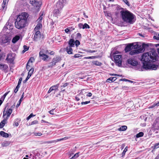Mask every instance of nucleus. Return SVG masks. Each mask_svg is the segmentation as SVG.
Listing matches in <instances>:
<instances>
[{
	"label": "nucleus",
	"mask_w": 159,
	"mask_h": 159,
	"mask_svg": "<svg viewBox=\"0 0 159 159\" xmlns=\"http://www.w3.org/2000/svg\"><path fill=\"white\" fill-rule=\"evenodd\" d=\"M53 88H54V87H51L49 89L48 92V93H50L53 90Z\"/></svg>",
	"instance_id": "obj_58"
},
{
	"label": "nucleus",
	"mask_w": 159,
	"mask_h": 159,
	"mask_svg": "<svg viewBox=\"0 0 159 159\" xmlns=\"http://www.w3.org/2000/svg\"><path fill=\"white\" fill-rule=\"evenodd\" d=\"M7 120L5 118H4L3 119L0 123V128H2L4 126L5 124L7 123Z\"/></svg>",
	"instance_id": "obj_19"
},
{
	"label": "nucleus",
	"mask_w": 159,
	"mask_h": 159,
	"mask_svg": "<svg viewBox=\"0 0 159 159\" xmlns=\"http://www.w3.org/2000/svg\"><path fill=\"white\" fill-rule=\"evenodd\" d=\"M65 3L63 2L62 0H59L56 4V8L59 9V10H61L64 7V4Z\"/></svg>",
	"instance_id": "obj_13"
},
{
	"label": "nucleus",
	"mask_w": 159,
	"mask_h": 159,
	"mask_svg": "<svg viewBox=\"0 0 159 159\" xmlns=\"http://www.w3.org/2000/svg\"><path fill=\"white\" fill-rule=\"evenodd\" d=\"M138 45L136 44L134 45L133 43L129 44L127 45L125 49V51L126 52L130 51L133 49H136L138 48Z\"/></svg>",
	"instance_id": "obj_7"
},
{
	"label": "nucleus",
	"mask_w": 159,
	"mask_h": 159,
	"mask_svg": "<svg viewBox=\"0 0 159 159\" xmlns=\"http://www.w3.org/2000/svg\"><path fill=\"white\" fill-rule=\"evenodd\" d=\"M61 10H59V9L57 8V9H55L54 11V14L57 15L59 14Z\"/></svg>",
	"instance_id": "obj_36"
},
{
	"label": "nucleus",
	"mask_w": 159,
	"mask_h": 159,
	"mask_svg": "<svg viewBox=\"0 0 159 159\" xmlns=\"http://www.w3.org/2000/svg\"><path fill=\"white\" fill-rule=\"evenodd\" d=\"M117 79L116 77H111L107 79V82H111L115 81Z\"/></svg>",
	"instance_id": "obj_27"
},
{
	"label": "nucleus",
	"mask_w": 159,
	"mask_h": 159,
	"mask_svg": "<svg viewBox=\"0 0 159 159\" xmlns=\"http://www.w3.org/2000/svg\"><path fill=\"white\" fill-rule=\"evenodd\" d=\"M26 20H16L15 23L16 27L18 29H21L24 27L26 24Z\"/></svg>",
	"instance_id": "obj_5"
},
{
	"label": "nucleus",
	"mask_w": 159,
	"mask_h": 159,
	"mask_svg": "<svg viewBox=\"0 0 159 159\" xmlns=\"http://www.w3.org/2000/svg\"><path fill=\"white\" fill-rule=\"evenodd\" d=\"M24 50L23 51V52H25L29 49V47L26 45H24L23 46Z\"/></svg>",
	"instance_id": "obj_42"
},
{
	"label": "nucleus",
	"mask_w": 159,
	"mask_h": 159,
	"mask_svg": "<svg viewBox=\"0 0 159 159\" xmlns=\"http://www.w3.org/2000/svg\"><path fill=\"white\" fill-rule=\"evenodd\" d=\"M20 87V86L19 85H17L14 90V92L15 93H16L17 92Z\"/></svg>",
	"instance_id": "obj_50"
},
{
	"label": "nucleus",
	"mask_w": 159,
	"mask_h": 159,
	"mask_svg": "<svg viewBox=\"0 0 159 159\" xmlns=\"http://www.w3.org/2000/svg\"><path fill=\"white\" fill-rule=\"evenodd\" d=\"M60 60L59 57H54L52 60V61L48 63V68H52L55 66L56 63L59 61Z\"/></svg>",
	"instance_id": "obj_9"
},
{
	"label": "nucleus",
	"mask_w": 159,
	"mask_h": 159,
	"mask_svg": "<svg viewBox=\"0 0 159 159\" xmlns=\"http://www.w3.org/2000/svg\"><path fill=\"white\" fill-rule=\"evenodd\" d=\"M69 45L70 47H73L75 44V41L73 39H70L69 42Z\"/></svg>",
	"instance_id": "obj_22"
},
{
	"label": "nucleus",
	"mask_w": 159,
	"mask_h": 159,
	"mask_svg": "<svg viewBox=\"0 0 159 159\" xmlns=\"http://www.w3.org/2000/svg\"><path fill=\"white\" fill-rule=\"evenodd\" d=\"M69 138V137H66L64 138H62L61 139H57L56 140L49 141L47 142V143H54L57 142H59V141H61L66 140V139H68Z\"/></svg>",
	"instance_id": "obj_18"
},
{
	"label": "nucleus",
	"mask_w": 159,
	"mask_h": 159,
	"mask_svg": "<svg viewBox=\"0 0 159 159\" xmlns=\"http://www.w3.org/2000/svg\"><path fill=\"white\" fill-rule=\"evenodd\" d=\"M20 38V37L19 36L16 35L13 38L12 42L13 43H15Z\"/></svg>",
	"instance_id": "obj_24"
},
{
	"label": "nucleus",
	"mask_w": 159,
	"mask_h": 159,
	"mask_svg": "<svg viewBox=\"0 0 159 159\" xmlns=\"http://www.w3.org/2000/svg\"><path fill=\"white\" fill-rule=\"evenodd\" d=\"M42 27V25L41 24L39 23L36 26L34 29V31H39V29Z\"/></svg>",
	"instance_id": "obj_26"
},
{
	"label": "nucleus",
	"mask_w": 159,
	"mask_h": 159,
	"mask_svg": "<svg viewBox=\"0 0 159 159\" xmlns=\"http://www.w3.org/2000/svg\"><path fill=\"white\" fill-rule=\"evenodd\" d=\"M34 71V69L33 68H31L29 70V71L28 72V74L30 75V76H31L33 74V72Z\"/></svg>",
	"instance_id": "obj_37"
},
{
	"label": "nucleus",
	"mask_w": 159,
	"mask_h": 159,
	"mask_svg": "<svg viewBox=\"0 0 159 159\" xmlns=\"http://www.w3.org/2000/svg\"><path fill=\"white\" fill-rule=\"evenodd\" d=\"M10 92V91H9L6 93L4 94V95H3V97H2L3 98V99H5V98L6 96L8 94V93H9Z\"/></svg>",
	"instance_id": "obj_59"
},
{
	"label": "nucleus",
	"mask_w": 159,
	"mask_h": 159,
	"mask_svg": "<svg viewBox=\"0 0 159 159\" xmlns=\"http://www.w3.org/2000/svg\"><path fill=\"white\" fill-rule=\"evenodd\" d=\"M14 54L11 53H9L8 54L6 60L7 61L8 63H12L13 62L14 59Z\"/></svg>",
	"instance_id": "obj_12"
},
{
	"label": "nucleus",
	"mask_w": 159,
	"mask_h": 159,
	"mask_svg": "<svg viewBox=\"0 0 159 159\" xmlns=\"http://www.w3.org/2000/svg\"><path fill=\"white\" fill-rule=\"evenodd\" d=\"M56 110H55V109H53L49 111L48 112L50 114L54 115L56 114Z\"/></svg>",
	"instance_id": "obj_34"
},
{
	"label": "nucleus",
	"mask_w": 159,
	"mask_h": 159,
	"mask_svg": "<svg viewBox=\"0 0 159 159\" xmlns=\"http://www.w3.org/2000/svg\"><path fill=\"white\" fill-rule=\"evenodd\" d=\"M89 26L87 24L85 23L84 25L83 29L89 28Z\"/></svg>",
	"instance_id": "obj_47"
},
{
	"label": "nucleus",
	"mask_w": 159,
	"mask_h": 159,
	"mask_svg": "<svg viewBox=\"0 0 159 159\" xmlns=\"http://www.w3.org/2000/svg\"><path fill=\"white\" fill-rule=\"evenodd\" d=\"M90 101H86L85 102H82L81 103V104L82 105H84V104H87L89 103H90Z\"/></svg>",
	"instance_id": "obj_57"
},
{
	"label": "nucleus",
	"mask_w": 159,
	"mask_h": 159,
	"mask_svg": "<svg viewBox=\"0 0 159 159\" xmlns=\"http://www.w3.org/2000/svg\"><path fill=\"white\" fill-rule=\"evenodd\" d=\"M31 64H29V63H27L26 65V69L27 70H29L30 69V66Z\"/></svg>",
	"instance_id": "obj_48"
},
{
	"label": "nucleus",
	"mask_w": 159,
	"mask_h": 159,
	"mask_svg": "<svg viewBox=\"0 0 159 159\" xmlns=\"http://www.w3.org/2000/svg\"><path fill=\"white\" fill-rule=\"evenodd\" d=\"M45 15L44 12L41 11L39 13L40 16L37 20H42Z\"/></svg>",
	"instance_id": "obj_30"
},
{
	"label": "nucleus",
	"mask_w": 159,
	"mask_h": 159,
	"mask_svg": "<svg viewBox=\"0 0 159 159\" xmlns=\"http://www.w3.org/2000/svg\"><path fill=\"white\" fill-rule=\"evenodd\" d=\"M127 147H125V149H124V150L122 152V156H124L125 155V152L127 151Z\"/></svg>",
	"instance_id": "obj_52"
},
{
	"label": "nucleus",
	"mask_w": 159,
	"mask_h": 159,
	"mask_svg": "<svg viewBox=\"0 0 159 159\" xmlns=\"http://www.w3.org/2000/svg\"><path fill=\"white\" fill-rule=\"evenodd\" d=\"M120 13L123 20H133L135 17L134 15L128 10L121 11Z\"/></svg>",
	"instance_id": "obj_2"
},
{
	"label": "nucleus",
	"mask_w": 159,
	"mask_h": 159,
	"mask_svg": "<svg viewBox=\"0 0 159 159\" xmlns=\"http://www.w3.org/2000/svg\"><path fill=\"white\" fill-rule=\"evenodd\" d=\"M143 133L142 132H140L137 134L136 135V137L137 138H139L140 137H142L143 135Z\"/></svg>",
	"instance_id": "obj_38"
},
{
	"label": "nucleus",
	"mask_w": 159,
	"mask_h": 159,
	"mask_svg": "<svg viewBox=\"0 0 159 159\" xmlns=\"http://www.w3.org/2000/svg\"><path fill=\"white\" fill-rule=\"evenodd\" d=\"M8 3V2H7ZM7 4H4L3 3H2V7L3 10H6L7 8Z\"/></svg>",
	"instance_id": "obj_40"
},
{
	"label": "nucleus",
	"mask_w": 159,
	"mask_h": 159,
	"mask_svg": "<svg viewBox=\"0 0 159 159\" xmlns=\"http://www.w3.org/2000/svg\"><path fill=\"white\" fill-rule=\"evenodd\" d=\"M22 80V78H20L19 81H18V84H17L18 85H19L21 84Z\"/></svg>",
	"instance_id": "obj_64"
},
{
	"label": "nucleus",
	"mask_w": 159,
	"mask_h": 159,
	"mask_svg": "<svg viewBox=\"0 0 159 159\" xmlns=\"http://www.w3.org/2000/svg\"><path fill=\"white\" fill-rule=\"evenodd\" d=\"M78 26L80 29L83 28V29L84 25L81 23L79 24Z\"/></svg>",
	"instance_id": "obj_56"
},
{
	"label": "nucleus",
	"mask_w": 159,
	"mask_h": 159,
	"mask_svg": "<svg viewBox=\"0 0 159 159\" xmlns=\"http://www.w3.org/2000/svg\"><path fill=\"white\" fill-rule=\"evenodd\" d=\"M38 123V121L36 120H34L33 121H32L31 123V124H29V125H33L34 124H36Z\"/></svg>",
	"instance_id": "obj_49"
},
{
	"label": "nucleus",
	"mask_w": 159,
	"mask_h": 159,
	"mask_svg": "<svg viewBox=\"0 0 159 159\" xmlns=\"http://www.w3.org/2000/svg\"><path fill=\"white\" fill-rule=\"evenodd\" d=\"M154 148H159V143H155L154 145Z\"/></svg>",
	"instance_id": "obj_55"
},
{
	"label": "nucleus",
	"mask_w": 159,
	"mask_h": 159,
	"mask_svg": "<svg viewBox=\"0 0 159 159\" xmlns=\"http://www.w3.org/2000/svg\"><path fill=\"white\" fill-rule=\"evenodd\" d=\"M124 21L128 22L131 24H133L134 22V20H123Z\"/></svg>",
	"instance_id": "obj_54"
},
{
	"label": "nucleus",
	"mask_w": 159,
	"mask_h": 159,
	"mask_svg": "<svg viewBox=\"0 0 159 159\" xmlns=\"http://www.w3.org/2000/svg\"><path fill=\"white\" fill-rule=\"evenodd\" d=\"M39 56L41 57L43 60L44 61H46L49 58V57L48 55L45 54L42 51H41L39 53Z\"/></svg>",
	"instance_id": "obj_16"
},
{
	"label": "nucleus",
	"mask_w": 159,
	"mask_h": 159,
	"mask_svg": "<svg viewBox=\"0 0 159 159\" xmlns=\"http://www.w3.org/2000/svg\"><path fill=\"white\" fill-rule=\"evenodd\" d=\"M158 67V65L155 64H148L144 63L143 68L145 70H156Z\"/></svg>",
	"instance_id": "obj_4"
},
{
	"label": "nucleus",
	"mask_w": 159,
	"mask_h": 159,
	"mask_svg": "<svg viewBox=\"0 0 159 159\" xmlns=\"http://www.w3.org/2000/svg\"><path fill=\"white\" fill-rule=\"evenodd\" d=\"M86 52H88L90 53H93L96 52L94 50H87Z\"/></svg>",
	"instance_id": "obj_60"
},
{
	"label": "nucleus",
	"mask_w": 159,
	"mask_h": 159,
	"mask_svg": "<svg viewBox=\"0 0 159 159\" xmlns=\"http://www.w3.org/2000/svg\"><path fill=\"white\" fill-rule=\"evenodd\" d=\"M138 53L137 52V49L132 50L129 52V54L131 55H135Z\"/></svg>",
	"instance_id": "obj_33"
},
{
	"label": "nucleus",
	"mask_w": 159,
	"mask_h": 159,
	"mask_svg": "<svg viewBox=\"0 0 159 159\" xmlns=\"http://www.w3.org/2000/svg\"><path fill=\"white\" fill-rule=\"evenodd\" d=\"M9 41V39L7 37L5 36V37H3L2 39L1 43H7Z\"/></svg>",
	"instance_id": "obj_20"
},
{
	"label": "nucleus",
	"mask_w": 159,
	"mask_h": 159,
	"mask_svg": "<svg viewBox=\"0 0 159 159\" xmlns=\"http://www.w3.org/2000/svg\"><path fill=\"white\" fill-rule=\"evenodd\" d=\"M34 59L33 57H31L30 58V59L29 60L28 62L27 63H29V64H32V63L34 61Z\"/></svg>",
	"instance_id": "obj_39"
},
{
	"label": "nucleus",
	"mask_w": 159,
	"mask_h": 159,
	"mask_svg": "<svg viewBox=\"0 0 159 159\" xmlns=\"http://www.w3.org/2000/svg\"><path fill=\"white\" fill-rule=\"evenodd\" d=\"M127 63L133 66H136L138 64V61L134 58H129L127 60Z\"/></svg>",
	"instance_id": "obj_11"
},
{
	"label": "nucleus",
	"mask_w": 159,
	"mask_h": 159,
	"mask_svg": "<svg viewBox=\"0 0 159 159\" xmlns=\"http://www.w3.org/2000/svg\"><path fill=\"white\" fill-rule=\"evenodd\" d=\"M148 46V45L147 44L145 43H143L142 47H140L139 48L137 49V52L139 53L143 52L145 50V48Z\"/></svg>",
	"instance_id": "obj_17"
},
{
	"label": "nucleus",
	"mask_w": 159,
	"mask_h": 159,
	"mask_svg": "<svg viewBox=\"0 0 159 159\" xmlns=\"http://www.w3.org/2000/svg\"><path fill=\"white\" fill-rule=\"evenodd\" d=\"M20 121V119L19 118H17L15 120L14 123L13 124L14 125L16 126H17L19 125L18 123Z\"/></svg>",
	"instance_id": "obj_31"
},
{
	"label": "nucleus",
	"mask_w": 159,
	"mask_h": 159,
	"mask_svg": "<svg viewBox=\"0 0 159 159\" xmlns=\"http://www.w3.org/2000/svg\"><path fill=\"white\" fill-rule=\"evenodd\" d=\"M121 20H120V21H121ZM111 22L113 24H116V25H117L118 26H122L123 24L122 23H118V22L120 21V20H111Z\"/></svg>",
	"instance_id": "obj_29"
},
{
	"label": "nucleus",
	"mask_w": 159,
	"mask_h": 159,
	"mask_svg": "<svg viewBox=\"0 0 159 159\" xmlns=\"http://www.w3.org/2000/svg\"><path fill=\"white\" fill-rule=\"evenodd\" d=\"M104 12L106 16L111 18L112 14L111 13L107 11H104Z\"/></svg>",
	"instance_id": "obj_28"
},
{
	"label": "nucleus",
	"mask_w": 159,
	"mask_h": 159,
	"mask_svg": "<svg viewBox=\"0 0 159 159\" xmlns=\"http://www.w3.org/2000/svg\"><path fill=\"white\" fill-rule=\"evenodd\" d=\"M30 2L34 7H36L39 8L41 7V2L36 0H30Z\"/></svg>",
	"instance_id": "obj_10"
},
{
	"label": "nucleus",
	"mask_w": 159,
	"mask_h": 159,
	"mask_svg": "<svg viewBox=\"0 0 159 159\" xmlns=\"http://www.w3.org/2000/svg\"><path fill=\"white\" fill-rule=\"evenodd\" d=\"M157 55L155 52H150L145 53L142 56L141 61L143 62V64L144 63L148 64V63L154 62L157 60Z\"/></svg>",
	"instance_id": "obj_1"
},
{
	"label": "nucleus",
	"mask_w": 159,
	"mask_h": 159,
	"mask_svg": "<svg viewBox=\"0 0 159 159\" xmlns=\"http://www.w3.org/2000/svg\"><path fill=\"white\" fill-rule=\"evenodd\" d=\"M71 47H72L68 46V47H67L66 48V51L67 53L69 54H72V49Z\"/></svg>",
	"instance_id": "obj_25"
},
{
	"label": "nucleus",
	"mask_w": 159,
	"mask_h": 159,
	"mask_svg": "<svg viewBox=\"0 0 159 159\" xmlns=\"http://www.w3.org/2000/svg\"><path fill=\"white\" fill-rule=\"evenodd\" d=\"M77 36L78 38H80L81 37V35L80 33H77Z\"/></svg>",
	"instance_id": "obj_63"
},
{
	"label": "nucleus",
	"mask_w": 159,
	"mask_h": 159,
	"mask_svg": "<svg viewBox=\"0 0 159 159\" xmlns=\"http://www.w3.org/2000/svg\"><path fill=\"white\" fill-rule=\"evenodd\" d=\"M29 15L26 12H22L20 14L17 16V18L15 20L19 19V20H28Z\"/></svg>",
	"instance_id": "obj_6"
},
{
	"label": "nucleus",
	"mask_w": 159,
	"mask_h": 159,
	"mask_svg": "<svg viewBox=\"0 0 159 159\" xmlns=\"http://www.w3.org/2000/svg\"><path fill=\"white\" fill-rule=\"evenodd\" d=\"M118 53V51L114 53H111V54L113 56L115 61L116 65L120 67L121 66L122 55H116Z\"/></svg>",
	"instance_id": "obj_3"
},
{
	"label": "nucleus",
	"mask_w": 159,
	"mask_h": 159,
	"mask_svg": "<svg viewBox=\"0 0 159 159\" xmlns=\"http://www.w3.org/2000/svg\"><path fill=\"white\" fill-rule=\"evenodd\" d=\"M35 31L34 38V40L37 41L39 40L41 38V35L39 31Z\"/></svg>",
	"instance_id": "obj_14"
},
{
	"label": "nucleus",
	"mask_w": 159,
	"mask_h": 159,
	"mask_svg": "<svg viewBox=\"0 0 159 159\" xmlns=\"http://www.w3.org/2000/svg\"><path fill=\"white\" fill-rule=\"evenodd\" d=\"M10 142L8 141H5L2 143V147H7L8 146L10 143Z\"/></svg>",
	"instance_id": "obj_21"
},
{
	"label": "nucleus",
	"mask_w": 159,
	"mask_h": 159,
	"mask_svg": "<svg viewBox=\"0 0 159 159\" xmlns=\"http://www.w3.org/2000/svg\"><path fill=\"white\" fill-rule=\"evenodd\" d=\"M75 45L76 47H78L80 43V41L78 40H76L75 41Z\"/></svg>",
	"instance_id": "obj_51"
},
{
	"label": "nucleus",
	"mask_w": 159,
	"mask_h": 159,
	"mask_svg": "<svg viewBox=\"0 0 159 159\" xmlns=\"http://www.w3.org/2000/svg\"><path fill=\"white\" fill-rule=\"evenodd\" d=\"M81 57V55L79 54H76L74 56L75 58H78Z\"/></svg>",
	"instance_id": "obj_53"
},
{
	"label": "nucleus",
	"mask_w": 159,
	"mask_h": 159,
	"mask_svg": "<svg viewBox=\"0 0 159 159\" xmlns=\"http://www.w3.org/2000/svg\"><path fill=\"white\" fill-rule=\"evenodd\" d=\"M42 134L40 132H39L38 133L35 132L34 133V135L35 136H40L42 135Z\"/></svg>",
	"instance_id": "obj_45"
},
{
	"label": "nucleus",
	"mask_w": 159,
	"mask_h": 159,
	"mask_svg": "<svg viewBox=\"0 0 159 159\" xmlns=\"http://www.w3.org/2000/svg\"><path fill=\"white\" fill-rule=\"evenodd\" d=\"M5 109H6V108ZM12 110L11 108H7L6 111L4 110L3 112V117L8 119V117L10 116L12 113Z\"/></svg>",
	"instance_id": "obj_8"
},
{
	"label": "nucleus",
	"mask_w": 159,
	"mask_h": 159,
	"mask_svg": "<svg viewBox=\"0 0 159 159\" xmlns=\"http://www.w3.org/2000/svg\"><path fill=\"white\" fill-rule=\"evenodd\" d=\"M92 63L93 65L98 66H101L102 64L101 62L98 61H93Z\"/></svg>",
	"instance_id": "obj_35"
},
{
	"label": "nucleus",
	"mask_w": 159,
	"mask_h": 159,
	"mask_svg": "<svg viewBox=\"0 0 159 159\" xmlns=\"http://www.w3.org/2000/svg\"><path fill=\"white\" fill-rule=\"evenodd\" d=\"M127 129V126L125 125H123L118 129V130L120 131H125Z\"/></svg>",
	"instance_id": "obj_32"
},
{
	"label": "nucleus",
	"mask_w": 159,
	"mask_h": 159,
	"mask_svg": "<svg viewBox=\"0 0 159 159\" xmlns=\"http://www.w3.org/2000/svg\"><path fill=\"white\" fill-rule=\"evenodd\" d=\"M123 2H124L125 4H126L128 6H129L130 4L128 0H122Z\"/></svg>",
	"instance_id": "obj_46"
},
{
	"label": "nucleus",
	"mask_w": 159,
	"mask_h": 159,
	"mask_svg": "<svg viewBox=\"0 0 159 159\" xmlns=\"http://www.w3.org/2000/svg\"><path fill=\"white\" fill-rule=\"evenodd\" d=\"M24 97V93H23L21 96V98H20V100H19V102H21L23 100V99Z\"/></svg>",
	"instance_id": "obj_62"
},
{
	"label": "nucleus",
	"mask_w": 159,
	"mask_h": 159,
	"mask_svg": "<svg viewBox=\"0 0 159 159\" xmlns=\"http://www.w3.org/2000/svg\"><path fill=\"white\" fill-rule=\"evenodd\" d=\"M68 28L70 30V31H72L75 29V28L74 27H70Z\"/></svg>",
	"instance_id": "obj_61"
},
{
	"label": "nucleus",
	"mask_w": 159,
	"mask_h": 159,
	"mask_svg": "<svg viewBox=\"0 0 159 159\" xmlns=\"http://www.w3.org/2000/svg\"><path fill=\"white\" fill-rule=\"evenodd\" d=\"M79 152H78L76 153H75L74 155L70 159H75L76 158L78 157L79 156Z\"/></svg>",
	"instance_id": "obj_41"
},
{
	"label": "nucleus",
	"mask_w": 159,
	"mask_h": 159,
	"mask_svg": "<svg viewBox=\"0 0 159 159\" xmlns=\"http://www.w3.org/2000/svg\"><path fill=\"white\" fill-rule=\"evenodd\" d=\"M59 84H57L56 85H54L52 86V87H55L53 88V90H56L57 89L58 87H59Z\"/></svg>",
	"instance_id": "obj_44"
},
{
	"label": "nucleus",
	"mask_w": 159,
	"mask_h": 159,
	"mask_svg": "<svg viewBox=\"0 0 159 159\" xmlns=\"http://www.w3.org/2000/svg\"><path fill=\"white\" fill-rule=\"evenodd\" d=\"M0 135L5 138H8L9 136V135L8 134L6 133L3 131H1L0 132Z\"/></svg>",
	"instance_id": "obj_23"
},
{
	"label": "nucleus",
	"mask_w": 159,
	"mask_h": 159,
	"mask_svg": "<svg viewBox=\"0 0 159 159\" xmlns=\"http://www.w3.org/2000/svg\"><path fill=\"white\" fill-rule=\"evenodd\" d=\"M35 116V115H34L33 114V113H31L30 114V115L26 119L27 120H29L30 118H31V117L34 116Z\"/></svg>",
	"instance_id": "obj_43"
},
{
	"label": "nucleus",
	"mask_w": 159,
	"mask_h": 159,
	"mask_svg": "<svg viewBox=\"0 0 159 159\" xmlns=\"http://www.w3.org/2000/svg\"><path fill=\"white\" fill-rule=\"evenodd\" d=\"M8 69V66L4 64H0V69L5 72H7Z\"/></svg>",
	"instance_id": "obj_15"
}]
</instances>
